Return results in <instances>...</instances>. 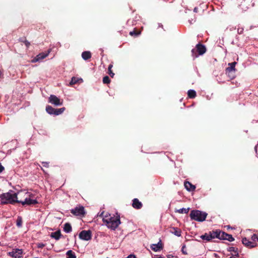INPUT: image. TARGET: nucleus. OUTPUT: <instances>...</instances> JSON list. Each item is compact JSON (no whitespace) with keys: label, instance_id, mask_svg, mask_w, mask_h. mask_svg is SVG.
<instances>
[{"label":"nucleus","instance_id":"nucleus-29","mask_svg":"<svg viewBox=\"0 0 258 258\" xmlns=\"http://www.w3.org/2000/svg\"><path fill=\"white\" fill-rule=\"evenodd\" d=\"M113 67V65L112 64H110L108 66V73L110 75L111 77H113L114 74L112 72L111 69Z\"/></svg>","mask_w":258,"mask_h":258},{"label":"nucleus","instance_id":"nucleus-42","mask_svg":"<svg viewBox=\"0 0 258 258\" xmlns=\"http://www.w3.org/2000/svg\"><path fill=\"white\" fill-rule=\"evenodd\" d=\"M44 246V244H39L38 247H40V248H42Z\"/></svg>","mask_w":258,"mask_h":258},{"label":"nucleus","instance_id":"nucleus-43","mask_svg":"<svg viewBox=\"0 0 258 258\" xmlns=\"http://www.w3.org/2000/svg\"><path fill=\"white\" fill-rule=\"evenodd\" d=\"M254 150H255V152L257 151V146H255Z\"/></svg>","mask_w":258,"mask_h":258},{"label":"nucleus","instance_id":"nucleus-45","mask_svg":"<svg viewBox=\"0 0 258 258\" xmlns=\"http://www.w3.org/2000/svg\"><path fill=\"white\" fill-rule=\"evenodd\" d=\"M29 194L28 192H25V195H27V194Z\"/></svg>","mask_w":258,"mask_h":258},{"label":"nucleus","instance_id":"nucleus-44","mask_svg":"<svg viewBox=\"0 0 258 258\" xmlns=\"http://www.w3.org/2000/svg\"><path fill=\"white\" fill-rule=\"evenodd\" d=\"M229 258H236V257L233 256H232L230 257Z\"/></svg>","mask_w":258,"mask_h":258},{"label":"nucleus","instance_id":"nucleus-5","mask_svg":"<svg viewBox=\"0 0 258 258\" xmlns=\"http://www.w3.org/2000/svg\"><path fill=\"white\" fill-rule=\"evenodd\" d=\"M48 102L55 105L60 106L62 104V101L54 95H51L48 98Z\"/></svg>","mask_w":258,"mask_h":258},{"label":"nucleus","instance_id":"nucleus-3","mask_svg":"<svg viewBox=\"0 0 258 258\" xmlns=\"http://www.w3.org/2000/svg\"><path fill=\"white\" fill-rule=\"evenodd\" d=\"M207 214L205 212L199 210H192L190 213L191 219L199 222H203L205 220Z\"/></svg>","mask_w":258,"mask_h":258},{"label":"nucleus","instance_id":"nucleus-23","mask_svg":"<svg viewBox=\"0 0 258 258\" xmlns=\"http://www.w3.org/2000/svg\"><path fill=\"white\" fill-rule=\"evenodd\" d=\"M189 210V208H182L175 210V212L180 213V214H183V213L187 214Z\"/></svg>","mask_w":258,"mask_h":258},{"label":"nucleus","instance_id":"nucleus-39","mask_svg":"<svg viewBox=\"0 0 258 258\" xmlns=\"http://www.w3.org/2000/svg\"><path fill=\"white\" fill-rule=\"evenodd\" d=\"M4 170V167L0 164V173Z\"/></svg>","mask_w":258,"mask_h":258},{"label":"nucleus","instance_id":"nucleus-9","mask_svg":"<svg viewBox=\"0 0 258 258\" xmlns=\"http://www.w3.org/2000/svg\"><path fill=\"white\" fill-rule=\"evenodd\" d=\"M18 203H21L22 205H35L38 203L36 200L31 199L30 198H25L24 201H20L18 202Z\"/></svg>","mask_w":258,"mask_h":258},{"label":"nucleus","instance_id":"nucleus-8","mask_svg":"<svg viewBox=\"0 0 258 258\" xmlns=\"http://www.w3.org/2000/svg\"><path fill=\"white\" fill-rule=\"evenodd\" d=\"M71 213L76 216H83L85 214L84 208L83 206L77 207L71 210Z\"/></svg>","mask_w":258,"mask_h":258},{"label":"nucleus","instance_id":"nucleus-4","mask_svg":"<svg viewBox=\"0 0 258 258\" xmlns=\"http://www.w3.org/2000/svg\"><path fill=\"white\" fill-rule=\"evenodd\" d=\"M206 48L205 46L201 44H198L196 47L191 50L192 56L194 58L197 57L199 55H203L205 53Z\"/></svg>","mask_w":258,"mask_h":258},{"label":"nucleus","instance_id":"nucleus-38","mask_svg":"<svg viewBox=\"0 0 258 258\" xmlns=\"http://www.w3.org/2000/svg\"><path fill=\"white\" fill-rule=\"evenodd\" d=\"M125 258H136V256L134 254H130Z\"/></svg>","mask_w":258,"mask_h":258},{"label":"nucleus","instance_id":"nucleus-14","mask_svg":"<svg viewBox=\"0 0 258 258\" xmlns=\"http://www.w3.org/2000/svg\"><path fill=\"white\" fill-rule=\"evenodd\" d=\"M236 64V62H235V61L231 62V63H228L229 67L227 68H226V72L230 73L232 71L235 72V67Z\"/></svg>","mask_w":258,"mask_h":258},{"label":"nucleus","instance_id":"nucleus-41","mask_svg":"<svg viewBox=\"0 0 258 258\" xmlns=\"http://www.w3.org/2000/svg\"><path fill=\"white\" fill-rule=\"evenodd\" d=\"M198 8L196 7L194 9V12H195V13H197L198 12Z\"/></svg>","mask_w":258,"mask_h":258},{"label":"nucleus","instance_id":"nucleus-2","mask_svg":"<svg viewBox=\"0 0 258 258\" xmlns=\"http://www.w3.org/2000/svg\"><path fill=\"white\" fill-rule=\"evenodd\" d=\"M18 194L10 190L8 192L0 195V202L2 204H14L19 202L18 200Z\"/></svg>","mask_w":258,"mask_h":258},{"label":"nucleus","instance_id":"nucleus-34","mask_svg":"<svg viewBox=\"0 0 258 258\" xmlns=\"http://www.w3.org/2000/svg\"><path fill=\"white\" fill-rule=\"evenodd\" d=\"M140 34V32H137H137H136V31H131V32H130V34L131 35H132V36L134 35H135V36H138V35H139Z\"/></svg>","mask_w":258,"mask_h":258},{"label":"nucleus","instance_id":"nucleus-16","mask_svg":"<svg viewBox=\"0 0 258 258\" xmlns=\"http://www.w3.org/2000/svg\"><path fill=\"white\" fill-rule=\"evenodd\" d=\"M61 232L59 230L55 231L54 232H52L50 234V237L57 240L59 239L61 237Z\"/></svg>","mask_w":258,"mask_h":258},{"label":"nucleus","instance_id":"nucleus-12","mask_svg":"<svg viewBox=\"0 0 258 258\" xmlns=\"http://www.w3.org/2000/svg\"><path fill=\"white\" fill-rule=\"evenodd\" d=\"M132 206L135 209H140L142 207V204L138 199L135 198L133 201Z\"/></svg>","mask_w":258,"mask_h":258},{"label":"nucleus","instance_id":"nucleus-13","mask_svg":"<svg viewBox=\"0 0 258 258\" xmlns=\"http://www.w3.org/2000/svg\"><path fill=\"white\" fill-rule=\"evenodd\" d=\"M151 248L154 251H158L160 250L162 248V243L161 241H159L157 244H152L151 246Z\"/></svg>","mask_w":258,"mask_h":258},{"label":"nucleus","instance_id":"nucleus-19","mask_svg":"<svg viewBox=\"0 0 258 258\" xmlns=\"http://www.w3.org/2000/svg\"><path fill=\"white\" fill-rule=\"evenodd\" d=\"M63 230L67 233H70L72 230L71 224L69 223H65L64 225Z\"/></svg>","mask_w":258,"mask_h":258},{"label":"nucleus","instance_id":"nucleus-25","mask_svg":"<svg viewBox=\"0 0 258 258\" xmlns=\"http://www.w3.org/2000/svg\"><path fill=\"white\" fill-rule=\"evenodd\" d=\"M66 254L67 255V258H76V255L72 250H68Z\"/></svg>","mask_w":258,"mask_h":258},{"label":"nucleus","instance_id":"nucleus-1","mask_svg":"<svg viewBox=\"0 0 258 258\" xmlns=\"http://www.w3.org/2000/svg\"><path fill=\"white\" fill-rule=\"evenodd\" d=\"M102 220L107 227L112 230H115L121 223L119 215H111L110 214L104 215Z\"/></svg>","mask_w":258,"mask_h":258},{"label":"nucleus","instance_id":"nucleus-24","mask_svg":"<svg viewBox=\"0 0 258 258\" xmlns=\"http://www.w3.org/2000/svg\"><path fill=\"white\" fill-rule=\"evenodd\" d=\"M219 230H217L215 231H213L212 232H210L209 234L210 235H211V239L218 238V234H219Z\"/></svg>","mask_w":258,"mask_h":258},{"label":"nucleus","instance_id":"nucleus-6","mask_svg":"<svg viewBox=\"0 0 258 258\" xmlns=\"http://www.w3.org/2000/svg\"><path fill=\"white\" fill-rule=\"evenodd\" d=\"M79 238L83 240H89L91 239L92 234L90 230H83L79 234Z\"/></svg>","mask_w":258,"mask_h":258},{"label":"nucleus","instance_id":"nucleus-11","mask_svg":"<svg viewBox=\"0 0 258 258\" xmlns=\"http://www.w3.org/2000/svg\"><path fill=\"white\" fill-rule=\"evenodd\" d=\"M242 243L248 248H252L256 246V244L249 241L246 238H243L242 240Z\"/></svg>","mask_w":258,"mask_h":258},{"label":"nucleus","instance_id":"nucleus-35","mask_svg":"<svg viewBox=\"0 0 258 258\" xmlns=\"http://www.w3.org/2000/svg\"><path fill=\"white\" fill-rule=\"evenodd\" d=\"M251 239L253 241H258V236H257L256 234H253L251 236Z\"/></svg>","mask_w":258,"mask_h":258},{"label":"nucleus","instance_id":"nucleus-32","mask_svg":"<svg viewBox=\"0 0 258 258\" xmlns=\"http://www.w3.org/2000/svg\"><path fill=\"white\" fill-rule=\"evenodd\" d=\"M110 82V80L109 79V78L106 76L103 77V82L104 84H108Z\"/></svg>","mask_w":258,"mask_h":258},{"label":"nucleus","instance_id":"nucleus-40","mask_svg":"<svg viewBox=\"0 0 258 258\" xmlns=\"http://www.w3.org/2000/svg\"><path fill=\"white\" fill-rule=\"evenodd\" d=\"M185 245L183 246L182 247V251L183 252V253L184 254H187L186 252L184 251V248H185Z\"/></svg>","mask_w":258,"mask_h":258},{"label":"nucleus","instance_id":"nucleus-31","mask_svg":"<svg viewBox=\"0 0 258 258\" xmlns=\"http://www.w3.org/2000/svg\"><path fill=\"white\" fill-rule=\"evenodd\" d=\"M16 225L18 227H21L22 225V220L21 217H19L17 220Z\"/></svg>","mask_w":258,"mask_h":258},{"label":"nucleus","instance_id":"nucleus-33","mask_svg":"<svg viewBox=\"0 0 258 258\" xmlns=\"http://www.w3.org/2000/svg\"><path fill=\"white\" fill-rule=\"evenodd\" d=\"M228 251H233V252H235V253H236L235 254V255L236 256H238V255H239L238 253L237 252V249H235V248L233 247H229Z\"/></svg>","mask_w":258,"mask_h":258},{"label":"nucleus","instance_id":"nucleus-47","mask_svg":"<svg viewBox=\"0 0 258 258\" xmlns=\"http://www.w3.org/2000/svg\"><path fill=\"white\" fill-rule=\"evenodd\" d=\"M240 32L239 33L242 32V30H240Z\"/></svg>","mask_w":258,"mask_h":258},{"label":"nucleus","instance_id":"nucleus-36","mask_svg":"<svg viewBox=\"0 0 258 258\" xmlns=\"http://www.w3.org/2000/svg\"><path fill=\"white\" fill-rule=\"evenodd\" d=\"M42 164L44 167H48V162H42Z\"/></svg>","mask_w":258,"mask_h":258},{"label":"nucleus","instance_id":"nucleus-21","mask_svg":"<svg viewBox=\"0 0 258 258\" xmlns=\"http://www.w3.org/2000/svg\"><path fill=\"white\" fill-rule=\"evenodd\" d=\"M201 238L206 241H209L211 240V235L209 233H205L204 235H201Z\"/></svg>","mask_w":258,"mask_h":258},{"label":"nucleus","instance_id":"nucleus-37","mask_svg":"<svg viewBox=\"0 0 258 258\" xmlns=\"http://www.w3.org/2000/svg\"><path fill=\"white\" fill-rule=\"evenodd\" d=\"M24 43H25V45H26V46L27 47H28L30 45V43L29 41H28L27 40H25L24 41Z\"/></svg>","mask_w":258,"mask_h":258},{"label":"nucleus","instance_id":"nucleus-30","mask_svg":"<svg viewBox=\"0 0 258 258\" xmlns=\"http://www.w3.org/2000/svg\"><path fill=\"white\" fill-rule=\"evenodd\" d=\"M226 238L225 240H227L230 242L233 241L234 240V238L232 237V235L226 233Z\"/></svg>","mask_w":258,"mask_h":258},{"label":"nucleus","instance_id":"nucleus-15","mask_svg":"<svg viewBox=\"0 0 258 258\" xmlns=\"http://www.w3.org/2000/svg\"><path fill=\"white\" fill-rule=\"evenodd\" d=\"M184 187L187 191H189L194 190L196 188L195 185H192L188 181H186L184 182Z\"/></svg>","mask_w":258,"mask_h":258},{"label":"nucleus","instance_id":"nucleus-28","mask_svg":"<svg viewBox=\"0 0 258 258\" xmlns=\"http://www.w3.org/2000/svg\"><path fill=\"white\" fill-rule=\"evenodd\" d=\"M226 233L219 230L218 237L217 238L219 239L225 240V239L226 238Z\"/></svg>","mask_w":258,"mask_h":258},{"label":"nucleus","instance_id":"nucleus-17","mask_svg":"<svg viewBox=\"0 0 258 258\" xmlns=\"http://www.w3.org/2000/svg\"><path fill=\"white\" fill-rule=\"evenodd\" d=\"M82 82H83V79L82 78H78L73 77L71 79V81L70 83V85L72 86V85L77 84V83H82Z\"/></svg>","mask_w":258,"mask_h":258},{"label":"nucleus","instance_id":"nucleus-27","mask_svg":"<svg viewBox=\"0 0 258 258\" xmlns=\"http://www.w3.org/2000/svg\"><path fill=\"white\" fill-rule=\"evenodd\" d=\"M65 110L64 107H62L60 108L55 109L54 115H58L61 114L63 111Z\"/></svg>","mask_w":258,"mask_h":258},{"label":"nucleus","instance_id":"nucleus-46","mask_svg":"<svg viewBox=\"0 0 258 258\" xmlns=\"http://www.w3.org/2000/svg\"><path fill=\"white\" fill-rule=\"evenodd\" d=\"M240 32L239 33L242 32V30H240Z\"/></svg>","mask_w":258,"mask_h":258},{"label":"nucleus","instance_id":"nucleus-20","mask_svg":"<svg viewBox=\"0 0 258 258\" xmlns=\"http://www.w3.org/2000/svg\"><path fill=\"white\" fill-rule=\"evenodd\" d=\"M55 109V108H53L52 107H51V106H49V105H47L46 107V112L48 114H49L50 115H54Z\"/></svg>","mask_w":258,"mask_h":258},{"label":"nucleus","instance_id":"nucleus-10","mask_svg":"<svg viewBox=\"0 0 258 258\" xmlns=\"http://www.w3.org/2000/svg\"><path fill=\"white\" fill-rule=\"evenodd\" d=\"M23 251L21 249H14L9 252L10 256L13 258H20L22 256Z\"/></svg>","mask_w":258,"mask_h":258},{"label":"nucleus","instance_id":"nucleus-7","mask_svg":"<svg viewBox=\"0 0 258 258\" xmlns=\"http://www.w3.org/2000/svg\"><path fill=\"white\" fill-rule=\"evenodd\" d=\"M50 52V50H48L46 52L40 53L39 54L37 55L36 56L31 60V62L33 63H35L37 61H41L42 59L46 58L48 55V54Z\"/></svg>","mask_w":258,"mask_h":258},{"label":"nucleus","instance_id":"nucleus-18","mask_svg":"<svg viewBox=\"0 0 258 258\" xmlns=\"http://www.w3.org/2000/svg\"><path fill=\"white\" fill-rule=\"evenodd\" d=\"M82 57L83 59L86 60L91 57V54L90 51H84L82 53Z\"/></svg>","mask_w":258,"mask_h":258},{"label":"nucleus","instance_id":"nucleus-22","mask_svg":"<svg viewBox=\"0 0 258 258\" xmlns=\"http://www.w3.org/2000/svg\"><path fill=\"white\" fill-rule=\"evenodd\" d=\"M188 96L190 98H194L196 96V92L192 89L189 90L187 92Z\"/></svg>","mask_w":258,"mask_h":258},{"label":"nucleus","instance_id":"nucleus-26","mask_svg":"<svg viewBox=\"0 0 258 258\" xmlns=\"http://www.w3.org/2000/svg\"><path fill=\"white\" fill-rule=\"evenodd\" d=\"M173 231H171L172 233L174 234L175 235L179 237L181 236V231L178 229L177 228L173 227L172 228Z\"/></svg>","mask_w":258,"mask_h":258}]
</instances>
